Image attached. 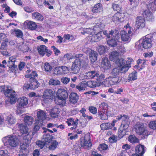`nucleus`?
Segmentation results:
<instances>
[{
    "mask_svg": "<svg viewBox=\"0 0 156 156\" xmlns=\"http://www.w3.org/2000/svg\"><path fill=\"white\" fill-rule=\"evenodd\" d=\"M147 61V60L144 59H139L137 61V64L139 65L140 64H142L140 66V69H142L145 67L147 65L146 63Z\"/></svg>",
    "mask_w": 156,
    "mask_h": 156,
    "instance_id": "nucleus-47",
    "label": "nucleus"
},
{
    "mask_svg": "<svg viewBox=\"0 0 156 156\" xmlns=\"http://www.w3.org/2000/svg\"><path fill=\"white\" fill-rule=\"evenodd\" d=\"M149 127L153 130L156 129V120L150 121L148 124Z\"/></svg>",
    "mask_w": 156,
    "mask_h": 156,
    "instance_id": "nucleus-59",
    "label": "nucleus"
},
{
    "mask_svg": "<svg viewBox=\"0 0 156 156\" xmlns=\"http://www.w3.org/2000/svg\"><path fill=\"white\" fill-rule=\"evenodd\" d=\"M87 86V83L84 81H82L76 86V88L79 91L84 90L86 89Z\"/></svg>",
    "mask_w": 156,
    "mask_h": 156,
    "instance_id": "nucleus-33",
    "label": "nucleus"
},
{
    "mask_svg": "<svg viewBox=\"0 0 156 156\" xmlns=\"http://www.w3.org/2000/svg\"><path fill=\"white\" fill-rule=\"evenodd\" d=\"M124 128L120 127L118 129V135L120 138H122L125 135V133L124 132Z\"/></svg>",
    "mask_w": 156,
    "mask_h": 156,
    "instance_id": "nucleus-54",
    "label": "nucleus"
},
{
    "mask_svg": "<svg viewBox=\"0 0 156 156\" xmlns=\"http://www.w3.org/2000/svg\"><path fill=\"white\" fill-rule=\"evenodd\" d=\"M2 140L5 146H9L12 147H16L19 144V142L17 136L12 135L5 136Z\"/></svg>",
    "mask_w": 156,
    "mask_h": 156,
    "instance_id": "nucleus-3",
    "label": "nucleus"
},
{
    "mask_svg": "<svg viewBox=\"0 0 156 156\" xmlns=\"http://www.w3.org/2000/svg\"><path fill=\"white\" fill-rule=\"evenodd\" d=\"M27 28L31 30H35L37 27L36 23L33 21L27 20L25 21Z\"/></svg>",
    "mask_w": 156,
    "mask_h": 156,
    "instance_id": "nucleus-24",
    "label": "nucleus"
},
{
    "mask_svg": "<svg viewBox=\"0 0 156 156\" xmlns=\"http://www.w3.org/2000/svg\"><path fill=\"white\" fill-rule=\"evenodd\" d=\"M109 58L111 61L115 62L117 65L122 66L124 62V59L119 58V53L116 51H112L109 55Z\"/></svg>",
    "mask_w": 156,
    "mask_h": 156,
    "instance_id": "nucleus-5",
    "label": "nucleus"
},
{
    "mask_svg": "<svg viewBox=\"0 0 156 156\" xmlns=\"http://www.w3.org/2000/svg\"><path fill=\"white\" fill-rule=\"evenodd\" d=\"M98 54L96 52L91 50L89 53V58L92 62H95L97 60Z\"/></svg>",
    "mask_w": 156,
    "mask_h": 156,
    "instance_id": "nucleus-27",
    "label": "nucleus"
},
{
    "mask_svg": "<svg viewBox=\"0 0 156 156\" xmlns=\"http://www.w3.org/2000/svg\"><path fill=\"white\" fill-rule=\"evenodd\" d=\"M103 11L102 4L100 3L96 4L92 7V11L93 13H99Z\"/></svg>",
    "mask_w": 156,
    "mask_h": 156,
    "instance_id": "nucleus-26",
    "label": "nucleus"
},
{
    "mask_svg": "<svg viewBox=\"0 0 156 156\" xmlns=\"http://www.w3.org/2000/svg\"><path fill=\"white\" fill-rule=\"evenodd\" d=\"M16 59L14 56L10 57L9 58V60L7 64V66L10 68L15 70L17 68V66L15 64V62L16 61Z\"/></svg>",
    "mask_w": 156,
    "mask_h": 156,
    "instance_id": "nucleus-18",
    "label": "nucleus"
},
{
    "mask_svg": "<svg viewBox=\"0 0 156 156\" xmlns=\"http://www.w3.org/2000/svg\"><path fill=\"white\" fill-rule=\"evenodd\" d=\"M50 85L57 86L59 85L60 84V82L57 80H55L53 78L50 79L48 82Z\"/></svg>",
    "mask_w": 156,
    "mask_h": 156,
    "instance_id": "nucleus-50",
    "label": "nucleus"
},
{
    "mask_svg": "<svg viewBox=\"0 0 156 156\" xmlns=\"http://www.w3.org/2000/svg\"><path fill=\"white\" fill-rule=\"evenodd\" d=\"M84 54H76L75 56L76 59H78L80 62L82 63V66L83 68L86 67L88 65V59L83 56Z\"/></svg>",
    "mask_w": 156,
    "mask_h": 156,
    "instance_id": "nucleus-13",
    "label": "nucleus"
},
{
    "mask_svg": "<svg viewBox=\"0 0 156 156\" xmlns=\"http://www.w3.org/2000/svg\"><path fill=\"white\" fill-rule=\"evenodd\" d=\"M137 72L134 71L129 74L128 80L129 81L134 80L137 79Z\"/></svg>",
    "mask_w": 156,
    "mask_h": 156,
    "instance_id": "nucleus-46",
    "label": "nucleus"
},
{
    "mask_svg": "<svg viewBox=\"0 0 156 156\" xmlns=\"http://www.w3.org/2000/svg\"><path fill=\"white\" fill-rule=\"evenodd\" d=\"M19 128L20 132L22 134H27L28 128L27 126H24L22 124H19Z\"/></svg>",
    "mask_w": 156,
    "mask_h": 156,
    "instance_id": "nucleus-44",
    "label": "nucleus"
},
{
    "mask_svg": "<svg viewBox=\"0 0 156 156\" xmlns=\"http://www.w3.org/2000/svg\"><path fill=\"white\" fill-rule=\"evenodd\" d=\"M108 147L107 145L105 143H103L99 144L98 147V149L100 151L106 150L108 149Z\"/></svg>",
    "mask_w": 156,
    "mask_h": 156,
    "instance_id": "nucleus-53",
    "label": "nucleus"
},
{
    "mask_svg": "<svg viewBox=\"0 0 156 156\" xmlns=\"http://www.w3.org/2000/svg\"><path fill=\"white\" fill-rule=\"evenodd\" d=\"M98 51L100 55H102L106 52L107 48L103 46H100L98 49Z\"/></svg>",
    "mask_w": 156,
    "mask_h": 156,
    "instance_id": "nucleus-57",
    "label": "nucleus"
},
{
    "mask_svg": "<svg viewBox=\"0 0 156 156\" xmlns=\"http://www.w3.org/2000/svg\"><path fill=\"white\" fill-rule=\"evenodd\" d=\"M102 23L97 24L93 28V31L94 34H100L99 33L101 32L104 27Z\"/></svg>",
    "mask_w": 156,
    "mask_h": 156,
    "instance_id": "nucleus-31",
    "label": "nucleus"
},
{
    "mask_svg": "<svg viewBox=\"0 0 156 156\" xmlns=\"http://www.w3.org/2000/svg\"><path fill=\"white\" fill-rule=\"evenodd\" d=\"M59 112V111L58 108L54 107L52 109L50 112V115L52 118H55L58 116V115Z\"/></svg>",
    "mask_w": 156,
    "mask_h": 156,
    "instance_id": "nucleus-42",
    "label": "nucleus"
},
{
    "mask_svg": "<svg viewBox=\"0 0 156 156\" xmlns=\"http://www.w3.org/2000/svg\"><path fill=\"white\" fill-rule=\"evenodd\" d=\"M109 36L111 35L116 40H119L120 39L119 34V31L117 30H111L109 32Z\"/></svg>",
    "mask_w": 156,
    "mask_h": 156,
    "instance_id": "nucleus-38",
    "label": "nucleus"
},
{
    "mask_svg": "<svg viewBox=\"0 0 156 156\" xmlns=\"http://www.w3.org/2000/svg\"><path fill=\"white\" fill-rule=\"evenodd\" d=\"M79 99V96L76 93L72 92L69 95V101L71 103L73 104L76 103Z\"/></svg>",
    "mask_w": 156,
    "mask_h": 156,
    "instance_id": "nucleus-25",
    "label": "nucleus"
},
{
    "mask_svg": "<svg viewBox=\"0 0 156 156\" xmlns=\"http://www.w3.org/2000/svg\"><path fill=\"white\" fill-rule=\"evenodd\" d=\"M143 18L148 21H152L154 19V17L152 12L149 9L144 11L142 13Z\"/></svg>",
    "mask_w": 156,
    "mask_h": 156,
    "instance_id": "nucleus-16",
    "label": "nucleus"
},
{
    "mask_svg": "<svg viewBox=\"0 0 156 156\" xmlns=\"http://www.w3.org/2000/svg\"><path fill=\"white\" fill-rule=\"evenodd\" d=\"M119 40H116V39L112 38L107 41V43L109 46L112 47H114L117 45V42Z\"/></svg>",
    "mask_w": 156,
    "mask_h": 156,
    "instance_id": "nucleus-45",
    "label": "nucleus"
},
{
    "mask_svg": "<svg viewBox=\"0 0 156 156\" xmlns=\"http://www.w3.org/2000/svg\"><path fill=\"white\" fill-rule=\"evenodd\" d=\"M58 145V142L56 140H53L47 145L48 146V148L49 150L53 151L57 148Z\"/></svg>",
    "mask_w": 156,
    "mask_h": 156,
    "instance_id": "nucleus-34",
    "label": "nucleus"
},
{
    "mask_svg": "<svg viewBox=\"0 0 156 156\" xmlns=\"http://www.w3.org/2000/svg\"><path fill=\"white\" fill-rule=\"evenodd\" d=\"M6 121L8 122V124L12 125L15 123L16 120L12 115H10L7 117Z\"/></svg>",
    "mask_w": 156,
    "mask_h": 156,
    "instance_id": "nucleus-52",
    "label": "nucleus"
},
{
    "mask_svg": "<svg viewBox=\"0 0 156 156\" xmlns=\"http://www.w3.org/2000/svg\"><path fill=\"white\" fill-rule=\"evenodd\" d=\"M142 42L143 48L145 49H149L152 45V37L147 35L143 39Z\"/></svg>",
    "mask_w": 156,
    "mask_h": 156,
    "instance_id": "nucleus-10",
    "label": "nucleus"
},
{
    "mask_svg": "<svg viewBox=\"0 0 156 156\" xmlns=\"http://www.w3.org/2000/svg\"><path fill=\"white\" fill-rule=\"evenodd\" d=\"M53 136H52L50 135L49 134H46L43 135V139L47 145L53 140Z\"/></svg>",
    "mask_w": 156,
    "mask_h": 156,
    "instance_id": "nucleus-32",
    "label": "nucleus"
},
{
    "mask_svg": "<svg viewBox=\"0 0 156 156\" xmlns=\"http://www.w3.org/2000/svg\"><path fill=\"white\" fill-rule=\"evenodd\" d=\"M57 94V96L59 97H62L67 99L68 97V93L67 91L64 89H58Z\"/></svg>",
    "mask_w": 156,
    "mask_h": 156,
    "instance_id": "nucleus-30",
    "label": "nucleus"
},
{
    "mask_svg": "<svg viewBox=\"0 0 156 156\" xmlns=\"http://www.w3.org/2000/svg\"><path fill=\"white\" fill-rule=\"evenodd\" d=\"M99 75V74L95 70L90 71L86 73L87 78L88 79L94 78L98 77Z\"/></svg>",
    "mask_w": 156,
    "mask_h": 156,
    "instance_id": "nucleus-28",
    "label": "nucleus"
},
{
    "mask_svg": "<svg viewBox=\"0 0 156 156\" xmlns=\"http://www.w3.org/2000/svg\"><path fill=\"white\" fill-rule=\"evenodd\" d=\"M37 49L39 54L42 56L45 54L48 57H49L52 54V51L48 49V48L45 45H41L38 46Z\"/></svg>",
    "mask_w": 156,
    "mask_h": 156,
    "instance_id": "nucleus-7",
    "label": "nucleus"
},
{
    "mask_svg": "<svg viewBox=\"0 0 156 156\" xmlns=\"http://www.w3.org/2000/svg\"><path fill=\"white\" fill-rule=\"evenodd\" d=\"M131 32H132L130 30L128 31V33L125 30H121L120 34L122 41L124 42H129L130 41V38L129 34H131Z\"/></svg>",
    "mask_w": 156,
    "mask_h": 156,
    "instance_id": "nucleus-15",
    "label": "nucleus"
},
{
    "mask_svg": "<svg viewBox=\"0 0 156 156\" xmlns=\"http://www.w3.org/2000/svg\"><path fill=\"white\" fill-rule=\"evenodd\" d=\"M124 14L119 12L116 13L112 17V20L115 22L121 21L124 17Z\"/></svg>",
    "mask_w": 156,
    "mask_h": 156,
    "instance_id": "nucleus-20",
    "label": "nucleus"
},
{
    "mask_svg": "<svg viewBox=\"0 0 156 156\" xmlns=\"http://www.w3.org/2000/svg\"><path fill=\"white\" fill-rule=\"evenodd\" d=\"M24 121L26 124L31 125L34 121V119L32 117L27 115L24 118Z\"/></svg>",
    "mask_w": 156,
    "mask_h": 156,
    "instance_id": "nucleus-41",
    "label": "nucleus"
},
{
    "mask_svg": "<svg viewBox=\"0 0 156 156\" xmlns=\"http://www.w3.org/2000/svg\"><path fill=\"white\" fill-rule=\"evenodd\" d=\"M145 147L144 145L141 144L137 145L135 148L136 153L139 154L141 156H142L145 152Z\"/></svg>",
    "mask_w": 156,
    "mask_h": 156,
    "instance_id": "nucleus-22",
    "label": "nucleus"
},
{
    "mask_svg": "<svg viewBox=\"0 0 156 156\" xmlns=\"http://www.w3.org/2000/svg\"><path fill=\"white\" fill-rule=\"evenodd\" d=\"M128 140L130 143H135L139 142V140L134 135H129L128 137Z\"/></svg>",
    "mask_w": 156,
    "mask_h": 156,
    "instance_id": "nucleus-49",
    "label": "nucleus"
},
{
    "mask_svg": "<svg viewBox=\"0 0 156 156\" xmlns=\"http://www.w3.org/2000/svg\"><path fill=\"white\" fill-rule=\"evenodd\" d=\"M93 35L90 37V41L92 42H98L101 39L100 34H94Z\"/></svg>",
    "mask_w": 156,
    "mask_h": 156,
    "instance_id": "nucleus-39",
    "label": "nucleus"
},
{
    "mask_svg": "<svg viewBox=\"0 0 156 156\" xmlns=\"http://www.w3.org/2000/svg\"><path fill=\"white\" fill-rule=\"evenodd\" d=\"M120 81L119 77L110 76L105 79L104 81V83L106 86L109 87L110 86L119 83Z\"/></svg>",
    "mask_w": 156,
    "mask_h": 156,
    "instance_id": "nucleus-8",
    "label": "nucleus"
},
{
    "mask_svg": "<svg viewBox=\"0 0 156 156\" xmlns=\"http://www.w3.org/2000/svg\"><path fill=\"white\" fill-rule=\"evenodd\" d=\"M53 73L54 75H63L61 66L55 67L53 70Z\"/></svg>",
    "mask_w": 156,
    "mask_h": 156,
    "instance_id": "nucleus-48",
    "label": "nucleus"
},
{
    "mask_svg": "<svg viewBox=\"0 0 156 156\" xmlns=\"http://www.w3.org/2000/svg\"><path fill=\"white\" fill-rule=\"evenodd\" d=\"M120 71L119 69L117 68H114L111 73V76H112L118 77Z\"/></svg>",
    "mask_w": 156,
    "mask_h": 156,
    "instance_id": "nucleus-51",
    "label": "nucleus"
},
{
    "mask_svg": "<svg viewBox=\"0 0 156 156\" xmlns=\"http://www.w3.org/2000/svg\"><path fill=\"white\" fill-rule=\"evenodd\" d=\"M32 18L35 20L41 21L43 20L44 17L43 15L38 12H33L32 14Z\"/></svg>",
    "mask_w": 156,
    "mask_h": 156,
    "instance_id": "nucleus-29",
    "label": "nucleus"
},
{
    "mask_svg": "<svg viewBox=\"0 0 156 156\" xmlns=\"http://www.w3.org/2000/svg\"><path fill=\"white\" fill-rule=\"evenodd\" d=\"M129 119L127 115L124 114L120 115L117 116V119L118 120L122 119V124L123 125V127H124L126 126H128V119Z\"/></svg>",
    "mask_w": 156,
    "mask_h": 156,
    "instance_id": "nucleus-21",
    "label": "nucleus"
},
{
    "mask_svg": "<svg viewBox=\"0 0 156 156\" xmlns=\"http://www.w3.org/2000/svg\"><path fill=\"white\" fill-rule=\"evenodd\" d=\"M7 89L3 90L5 96L10 98L9 102L11 104L15 103L16 101L17 98L16 96V93L14 90L11 89Z\"/></svg>",
    "mask_w": 156,
    "mask_h": 156,
    "instance_id": "nucleus-6",
    "label": "nucleus"
},
{
    "mask_svg": "<svg viewBox=\"0 0 156 156\" xmlns=\"http://www.w3.org/2000/svg\"><path fill=\"white\" fill-rule=\"evenodd\" d=\"M98 117L101 120H106L108 119V116L105 113V111L98 110Z\"/></svg>",
    "mask_w": 156,
    "mask_h": 156,
    "instance_id": "nucleus-43",
    "label": "nucleus"
},
{
    "mask_svg": "<svg viewBox=\"0 0 156 156\" xmlns=\"http://www.w3.org/2000/svg\"><path fill=\"white\" fill-rule=\"evenodd\" d=\"M136 25L138 29L144 27L145 25V20L141 16L137 17Z\"/></svg>",
    "mask_w": 156,
    "mask_h": 156,
    "instance_id": "nucleus-19",
    "label": "nucleus"
},
{
    "mask_svg": "<svg viewBox=\"0 0 156 156\" xmlns=\"http://www.w3.org/2000/svg\"><path fill=\"white\" fill-rule=\"evenodd\" d=\"M45 70L46 72H50L52 69V67L48 62H46L44 66Z\"/></svg>",
    "mask_w": 156,
    "mask_h": 156,
    "instance_id": "nucleus-62",
    "label": "nucleus"
},
{
    "mask_svg": "<svg viewBox=\"0 0 156 156\" xmlns=\"http://www.w3.org/2000/svg\"><path fill=\"white\" fill-rule=\"evenodd\" d=\"M66 99L62 97L60 98L57 96L54 98V101L56 104L63 106L65 105L66 103Z\"/></svg>",
    "mask_w": 156,
    "mask_h": 156,
    "instance_id": "nucleus-23",
    "label": "nucleus"
},
{
    "mask_svg": "<svg viewBox=\"0 0 156 156\" xmlns=\"http://www.w3.org/2000/svg\"><path fill=\"white\" fill-rule=\"evenodd\" d=\"M18 105L17 108V112L19 111L20 112L22 113L21 109L22 108H24L28 104V99L25 97H21L18 99L17 101Z\"/></svg>",
    "mask_w": 156,
    "mask_h": 156,
    "instance_id": "nucleus-9",
    "label": "nucleus"
},
{
    "mask_svg": "<svg viewBox=\"0 0 156 156\" xmlns=\"http://www.w3.org/2000/svg\"><path fill=\"white\" fill-rule=\"evenodd\" d=\"M81 65H82V63L80 62L79 60L75 59L72 62L71 67V71L74 74L78 73L80 70Z\"/></svg>",
    "mask_w": 156,
    "mask_h": 156,
    "instance_id": "nucleus-11",
    "label": "nucleus"
},
{
    "mask_svg": "<svg viewBox=\"0 0 156 156\" xmlns=\"http://www.w3.org/2000/svg\"><path fill=\"white\" fill-rule=\"evenodd\" d=\"M135 129L136 133L138 135H142L145 137L149 135L147 130L142 123L137 122L135 125Z\"/></svg>",
    "mask_w": 156,
    "mask_h": 156,
    "instance_id": "nucleus-4",
    "label": "nucleus"
},
{
    "mask_svg": "<svg viewBox=\"0 0 156 156\" xmlns=\"http://www.w3.org/2000/svg\"><path fill=\"white\" fill-rule=\"evenodd\" d=\"M112 8L114 11L117 12H119L121 10V7L118 4L113 3L112 4Z\"/></svg>",
    "mask_w": 156,
    "mask_h": 156,
    "instance_id": "nucleus-58",
    "label": "nucleus"
},
{
    "mask_svg": "<svg viewBox=\"0 0 156 156\" xmlns=\"http://www.w3.org/2000/svg\"><path fill=\"white\" fill-rule=\"evenodd\" d=\"M101 66L105 70L110 69L111 66L110 62L107 57H105L103 58L101 62Z\"/></svg>",
    "mask_w": 156,
    "mask_h": 156,
    "instance_id": "nucleus-17",
    "label": "nucleus"
},
{
    "mask_svg": "<svg viewBox=\"0 0 156 156\" xmlns=\"http://www.w3.org/2000/svg\"><path fill=\"white\" fill-rule=\"evenodd\" d=\"M54 92L52 89H46L44 91L42 96L44 101L45 102H47L51 99L54 94Z\"/></svg>",
    "mask_w": 156,
    "mask_h": 156,
    "instance_id": "nucleus-12",
    "label": "nucleus"
},
{
    "mask_svg": "<svg viewBox=\"0 0 156 156\" xmlns=\"http://www.w3.org/2000/svg\"><path fill=\"white\" fill-rule=\"evenodd\" d=\"M61 67L63 75L69 72L70 69L69 67L65 66H61Z\"/></svg>",
    "mask_w": 156,
    "mask_h": 156,
    "instance_id": "nucleus-56",
    "label": "nucleus"
},
{
    "mask_svg": "<svg viewBox=\"0 0 156 156\" xmlns=\"http://www.w3.org/2000/svg\"><path fill=\"white\" fill-rule=\"evenodd\" d=\"M14 32L16 37L18 38H22L23 36V33L20 29L14 30Z\"/></svg>",
    "mask_w": 156,
    "mask_h": 156,
    "instance_id": "nucleus-55",
    "label": "nucleus"
},
{
    "mask_svg": "<svg viewBox=\"0 0 156 156\" xmlns=\"http://www.w3.org/2000/svg\"><path fill=\"white\" fill-rule=\"evenodd\" d=\"M36 144L41 149H42L44 147V146L46 145V144L44 141H42L41 140H38L36 142Z\"/></svg>",
    "mask_w": 156,
    "mask_h": 156,
    "instance_id": "nucleus-63",
    "label": "nucleus"
},
{
    "mask_svg": "<svg viewBox=\"0 0 156 156\" xmlns=\"http://www.w3.org/2000/svg\"><path fill=\"white\" fill-rule=\"evenodd\" d=\"M124 62L123 63V64L121 65L122 66L117 65L118 66L120 67L119 70L120 72L121 73H125L130 67V66H127L125 64L126 60L124 59Z\"/></svg>",
    "mask_w": 156,
    "mask_h": 156,
    "instance_id": "nucleus-35",
    "label": "nucleus"
},
{
    "mask_svg": "<svg viewBox=\"0 0 156 156\" xmlns=\"http://www.w3.org/2000/svg\"><path fill=\"white\" fill-rule=\"evenodd\" d=\"M79 119H78L76 118L75 119V120L72 118L68 119H67V121L66 122L67 123L68 125L70 126L71 125L73 126H77L78 124V121Z\"/></svg>",
    "mask_w": 156,
    "mask_h": 156,
    "instance_id": "nucleus-37",
    "label": "nucleus"
},
{
    "mask_svg": "<svg viewBox=\"0 0 156 156\" xmlns=\"http://www.w3.org/2000/svg\"><path fill=\"white\" fill-rule=\"evenodd\" d=\"M61 80L63 83L66 84L70 81V78L67 77H62L61 78Z\"/></svg>",
    "mask_w": 156,
    "mask_h": 156,
    "instance_id": "nucleus-64",
    "label": "nucleus"
},
{
    "mask_svg": "<svg viewBox=\"0 0 156 156\" xmlns=\"http://www.w3.org/2000/svg\"><path fill=\"white\" fill-rule=\"evenodd\" d=\"M37 76L38 74L36 71H32L31 73L25 75V77L29 79V83H26L24 85V87L26 89L28 90L30 89L31 90H34L38 87L39 83L35 78Z\"/></svg>",
    "mask_w": 156,
    "mask_h": 156,
    "instance_id": "nucleus-1",
    "label": "nucleus"
},
{
    "mask_svg": "<svg viewBox=\"0 0 156 156\" xmlns=\"http://www.w3.org/2000/svg\"><path fill=\"white\" fill-rule=\"evenodd\" d=\"M80 144L81 147L89 149L92 146L90 137V136L84 137L83 141H81Z\"/></svg>",
    "mask_w": 156,
    "mask_h": 156,
    "instance_id": "nucleus-14",
    "label": "nucleus"
},
{
    "mask_svg": "<svg viewBox=\"0 0 156 156\" xmlns=\"http://www.w3.org/2000/svg\"><path fill=\"white\" fill-rule=\"evenodd\" d=\"M37 117L40 120L43 121L46 119V115L44 111L40 110L38 111L37 113Z\"/></svg>",
    "mask_w": 156,
    "mask_h": 156,
    "instance_id": "nucleus-40",
    "label": "nucleus"
},
{
    "mask_svg": "<svg viewBox=\"0 0 156 156\" xmlns=\"http://www.w3.org/2000/svg\"><path fill=\"white\" fill-rule=\"evenodd\" d=\"M88 110L89 112L93 114H96L97 113V108L94 106H89Z\"/></svg>",
    "mask_w": 156,
    "mask_h": 156,
    "instance_id": "nucleus-60",
    "label": "nucleus"
},
{
    "mask_svg": "<svg viewBox=\"0 0 156 156\" xmlns=\"http://www.w3.org/2000/svg\"><path fill=\"white\" fill-rule=\"evenodd\" d=\"M18 48L20 51L23 53L28 52L29 50V47L27 44L23 43L20 44Z\"/></svg>",
    "mask_w": 156,
    "mask_h": 156,
    "instance_id": "nucleus-36",
    "label": "nucleus"
},
{
    "mask_svg": "<svg viewBox=\"0 0 156 156\" xmlns=\"http://www.w3.org/2000/svg\"><path fill=\"white\" fill-rule=\"evenodd\" d=\"M31 139L29 134H27L23 137V143L20 144L19 156L28 155L29 153V145L30 143Z\"/></svg>",
    "mask_w": 156,
    "mask_h": 156,
    "instance_id": "nucleus-2",
    "label": "nucleus"
},
{
    "mask_svg": "<svg viewBox=\"0 0 156 156\" xmlns=\"http://www.w3.org/2000/svg\"><path fill=\"white\" fill-rule=\"evenodd\" d=\"M108 140L109 142L111 143H115L117 140V136L115 135H112L109 138Z\"/></svg>",
    "mask_w": 156,
    "mask_h": 156,
    "instance_id": "nucleus-61",
    "label": "nucleus"
}]
</instances>
